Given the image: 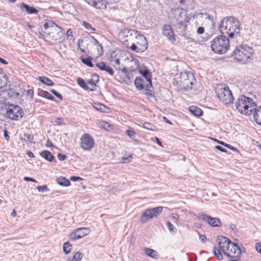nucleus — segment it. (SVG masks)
<instances>
[{"mask_svg":"<svg viewBox=\"0 0 261 261\" xmlns=\"http://www.w3.org/2000/svg\"><path fill=\"white\" fill-rule=\"evenodd\" d=\"M219 29L222 34L233 38L240 32V22L233 17H226L221 21Z\"/></svg>","mask_w":261,"mask_h":261,"instance_id":"1","label":"nucleus"},{"mask_svg":"<svg viewBox=\"0 0 261 261\" xmlns=\"http://www.w3.org/2000/svg\"><path fill=\"white\" fill-rule=\"evenodd\" d=\"M253 48L247 45H242L236 47L232 57L234 60L241 64H247L253 59Z\"/></svg>","mask_w":261,"mask_h":261,"instance_id":"2","label":"nucleus"},{"mask_svg":"<svg viewBox=\"0 0 261 261\" xmlns=\"http://www.w3.org/2000/svg\"><path fill=\"white\" fill-rule=\"evenodd\" d=\"M235 106L239 112L245 115H250L256 109V105L252 99L244 95L238 97Z\"/></svg>","mask_w":261,"mask_h":261,"instance_id":"3","label":"nucleus"},{"mask_svg":"<svg viewBox=\"0 0 261 261\" xmlns=\"http://www.w3.org/2000/svg\"><path fill=\"white\" fill-rule=\"evenodd\" d=\"M190 18L187 12L182 8L172 10L171 15V23L176 29H181L188 23Z\"/></svg>","mask_w":261,"mask_h":261,"instance_id":"4","label":"nucleus"},{"mask_svg":"<svg viewBox=\"0 0 261 261\" xmlns=\"http://www.w3.org/2000/svg\"><path fill=\"white\" fill-rule=\"evenodd\" d=\"M45 37L51 41H57L60 39L63 34L62 29L55 22L49 20L43 25Z\"/></svg>","mask_w":261,"mask_h":261,"instance_id":"5","label":"nucleus"},{"mask_svg":"<svg viewBox=\"0 0 261 261\" xmlns=\"http://www.w3.org/2000/svg\"><path fill=\"white\" fill-rule=\"evenodd\" d=\"M217 242L218 246H214L213 253L219 260H222L223 256L221 252L226 255V252L228 250L232 242L226 237L222 236L217 237Z\"/></svg>","mask_w":261,"mask_h":261,"instance_id":"6","label":"nucleus"},{"mask_svg":"<svg viewBox=\"0 0 261 261\" xmlns=\"http://www.w3.org/2000/svg\"><path fill=\"white\" fill-rule=\"evenodd\" d=\"M229 40L224 36H218L214 39L211 44V48L215 53L223 54L229 48Z\"/></svg>","mask_w":261,"mask_h":261,"instance_id":"7","label":"nucleus"},{"mask_svg":"<svg viewBox=\"0 0 261 261\" xmlns=\"http://www.w3.org/2000/svg\"><path fill=\"white\" fill-rule=\"evenodd\" d=\"M216 92L218 98L224 104L228 105L233 102V97L228 86L219 85L217 86Z\"/></svg>","mask_w":261,"mask_h":261,"instance_id":"8","label":"nucleus"},{"mask_svg":"<svg viewBox=\"0 0 261 261\" xmlns=\"http://www.w3.org/2000/svg\"><path fill=\"white\" fill-rule=\"evenodd\" d=\"M139 31L133 30L124 29L121 30L118 34L119 40L127 48L130 45L133 40L137 36Z\"/></svg>","mask_w":261,"mask_h":261,"instance_id":"9","label":"nucleus"},{"mask_svg":"<svg viewBox=\"0 0 261 261\" xmlns=\"http://www.w3.org/2000/svg\"><path fill=\"white\" fill-rule=\"evenodd\" d=\"M194 81L193 74L187 72H181L179 76L176 79L175 82L181 89H191Z\"/></svg>","mask_w":261,"mask_h":261,"instance_id":"10","label":"nucleus"},{"mask_svg":"<svg viewBox=\"0 0 261 261\" xmlns=\"http://www.w3.org/2000/svg\"><path fill=\"white\" fill-rule=\"evenodd\" d=\"M147 45L146 38L139 32L133 40L128 48L137 53H142L147 49Z\"/></svg>","mask_w":261,"mask_h":261,"instance_id":"11","label":"nucleus"},{"mask_svg":"<svg viewBox=\"0 0 261 261\" xmlns=\"http://www.w3.org/2000/svg\"><path fill=\"white\" fill-rule=\"evenodd\" d=\"M163 210V207L157 206L152 208H147L140 216V220L142 223H145L147 221L154 217H157L161 213Z\"/></svg>","mask_w":261,"mask_h":261,"instance_id":"12","label":"nucleus"},{"mask_svg":"<svg viewBox=\"0 0 261 261\" xmlns=\"http://www.w3.org/2000/svg\"><path fill=\"white\" fill-rule=\"evenodd\" d=\"M23 112L18 106L11 105L7 110L6 115L13 120H18L22 117Z\"/></svg>","mask_w":261,"mask_h":261,"instance_id":"13","label":"nucleus"},{"mask_svg":"<svg viewBox=\"0 0 261 261\" xmlns=\"http://www.w3.org/2000/svg\"><path fill=\"white\" fill-rule=\"evenodd\" d=\"M94 145L93 139L88 134H84L81 138V147L85 150H90Z\"/></svg>","mask_w":261,"mask_h":261,"instance_id":"14","label":"nucleus"},{"mask_svg":"<svg viewBox=\"0 0 261 261\" xmlns=\"http://www.w3.org/2000/svg\"><path fill=\"white\" fill-rule=\"evenodd\" d=\"M199 26L198 23L196 21L192 19L189 20L182 28L183 34L184 35L191 36L195 33L197 27Z\"/></svg>","mask_w":261,"mask_h":261,"instance_id":"15","label":"nucleus"},{"mask_svg":"<svg viewBox=\"0 0 261 261\" xmlns=\"http://www.w3.org/2000/svg\"><path fill=\"white\" fill-rule=\"evenodd\" d=\"M78 46L79 48L80 49L81 51L83 53H85V50L81 47V44H82V46L83 47H86V46H88L89 45H92L93 46L94 44H98V41L94 37L92 36H87L85 37L82 39H79L78 40Z\"/></svg>","mask_w":261,"mask_h":261,"instance_id":"16","label":"nucleus"},{"mask_svg":"<svg viewBox=\"0 0 261 261\" xmlns=\"http://www.w3.org/2000/svg\"><path fill=\"white\" fill-rule=\"evenodd\" d=\"M241 251L239 247L235 243H230V246L226 252V256L232 258H238L240 257Z\"/></svg>","mask_w":261,"mask_h":261,"instance_id":"17","label":"nucleus"},{"mask_svg":"<svg viewBox=\"0 0 261 261\" xmlns=\"http://www.w3.org/2000/svg\"><path fill=\"white\" fill-rule=\"evenodd\" d=\"M199 218L213 227H219L221 225V222L217 218L212 217L204 214H201Z\"/></svg>","mask_w":261,"mask_h":261,"instance_id":"18","label":"nucleus"},{"mask_svg":"<svg viewBox=\"0 0 261 261\" xmlns=\"http://www.w3.org/2000/svg\"><path fill=\"white\" fill-rule=\"evenodd\" d=\"M148 80L145 77H141V76L137 77L135 80L134 84L136 88L139 90H141L143 89L149 90L152 86H148L149 82L146 81Z\"/></svg>","mask_w":261,"mask_h":261,"instance_id":"19","label":"nucleus"},{"mask_svg":"<svg viewBox=\"0 0 261 261\" xmlns=\"http://www.w3.org/2000/svg\"><path fill=\"white\" fill-rule=\"evenodd\" d=\"M163 34L166 37L167 39L171 43H173L175 41V35L174 32L169 24H165L163 28Z\"/></svg>","mask_w":261,"mask_h":261,"instance_id":"20","label":"nucleus"},{"mask_svg":"<svg viewBox=\"0 0 261 261\" xmlns=\"http://www.w3.org/2000/svg\"><path fill=\"white\" fill-rule=\"evenodd\" d=\"M90 6L98 9H103L106 8V0H85Z\"/></svg>","mask_w":261,"mask_h":261,"instance_id":"21","label":"nucleus"},{"mask_svg":"<svg viewBox=\"0 0 261 261\" xmlns=\"http://www.w3.org/2000/svg\"><path fill=\"white\" fill-rule=\"evenodd\" d=\"M124 62L129 63L130 70H135L139 67V61L133 56H130L124 59Z\"/></svg>","mask_w":261,"mask_h":261,"instance_id":"22","label":"nucleus"},{"mask_svg":"<svg viewBox=\"0 0 261 261\" xmlns=\"http://www.w3.org/2000/svg\"><path fill=\"white\" fill-rule=\"evenodd\" d=\"M139 73L142 75L141 77H145V79H148L146 80V81L149 82L148 86H152L151 82V73L149 71V70L147 68H145L144 69H140L139 70Z\"/></svg>","mask_w":261,"mask_h":261,"instance_id":"23","label":"nucleus"},{"mask_svg":"<svg viewBox=\"0 0 261 261\" xmlns=\"http://www.w3.org/2000/svg\"><path fill=\"white\" fill-rule=\"evenodd\" d=\"M20 8L21 9L22 8L25 9L27 13H28L29 14H37L38 12V11L36 9H35L34 7L30 6L27 4H24V3L21 4V6Z\"/></svg>","mask_w":261,"mask_h":261,"instance_id":"24","label":"nucleus"},{"mask_svg":"<svg viewBox=\"0 0 261 261\" xmlns=\"http://www.w3.org/2000/svg\"><path fill=\"white\" fill-rule=\"evenodd\" d=\"M254 119L258 124L261 125V107L254 110Z\"/></svg>","mask_w":261,"mask_h":261,"instance_id":"25","label":"nucleus"},{"mask_svg":"<svg viewBox=\"0 0 261 261\" xmlns=\"http://www.w3.org/2000/svg\"><path fill=\"white\" fill-rule=\"evenodd\" d=\"M189 111L196 116H200L202 114V110L198 107L192 106L189 108Z\"/></svg>","mask_w":261,"mask_h":261,"instance_id":"26","label":"nucleus"},{"mask_svg":"<svg viewBox=\"0 0 261 261\" xmlns=\"http://www.w3.org/2000/svg\"><path fill=\"white\" fill-rule=\"evenodd\" d=\"M56 181L59 185L62 186L68 187L70 185L69 180L63 176L57 178Z\"/></svg>","mask_w":261,"mask_h":261,"instance_id":"27","label":"nucleus"},{"mask_svg":"<svg viewBox=\"0 0 261 261\" xmlns=\"http://www.w3.org/2000/svg\"><path fill=\"white\" fill-rule=\"evenodd\" d=\"M124 60L122 58H118L116 57L112 58L111 60V63L115 69H120L118 66L119 64H121Z\"/></svg>","mask_w":261,"mask_h":261,"instance_id":"28","label":"nucleus"},{"mask_svg":"<svg viewBox=\"0 0 261 261\" xmlns=\"http://www.w3.org/2000/svg\"><path fill=\"white\" fill-rule=\"evenodd\" d=\"M81 229L79 228L75 229L74 231L70 233L69 235V238L70 240H76L81 239L80 236L79 234V232H80Z\"/></svg>","mask_w":261,"mask_h":261,"instance_id":"29","label":"nucleus"},{"mask_svg":"<svg viewBox=\"0 0 261 261\" xmlns=\"http://www.w3.org/2000/svg\"><path fill=\"white\" fill-rule=\"evenodd\" d=\"M41 155L47 161L49 162H51L54 159V156L52 154V153L47 150L43 151L41 153Z\"/></svg>","mask_w":261,"mask_h":261,"instance_id":"30","label":"nucleus"},{"mask_svg":"<svg viewBox=\"0 0 261 261\" xmlns=\"http://www.w3.org/2000/svg\"><path fill=\"white\" fill-rule=\"evenodd\" d=\"M83 257V254L79 251L74 253L73 257L67 259V261H81Z\"/></svg>","mask_w":261,"mask_h":261,"instance_id":"31","label":"nucleus"},{"mask_svg":"<svg viewBox=\"0 0 261 261\" xmlns=\"http://www.w3.org/2000/svg\"><path fill=\"white\" fill-rule=\"evenodd\" d=\"M38 80L40 82L47 86H51L54 85V83L52 81L45 76H39Z\"/></svg>","mask_w":261,"mask_h":261,"instance_id":"32","label":"nucleus"},{"mask_svg":"<svg viewBox=\"0 0 261 261\" xmlns=\"http://www.w3.org/2000/svg\"><path fill=\"white\" fill-rule=\"evenodd\" d=\"M39 95L49 100H53L55 99L54 97L50 93L46 91L41 90L39 93Z\"/></svg>","mask_w":261,"mask_h":261,"instance_id":"33","label":"nucleus"},{"mask_svg":"<svg viewBox=\"0 0 261 261\" xmlns=\"http://www.w3.org/2000/svg\"><path fill=\"white\" fill-rule=\"evenodd\" d=\"M81 230L80 232H79V235L80 236L81 238L88 235L90 232V230L89 228L87 227H81L79 228Z\"/></svg>","mask_w":261,"mask_h":261,"instance_id":"34","label":"nucleus"},{"mask_svg":"<svg viewBox=\"0 0 261 261\" xmlns=\"http://www.w3.org/2000/svg\"><path fill=\"white\" fill-rule=\"evenodd\" d=\"M145 253L151 257L154 258L155 256L157 254V252L152 249L149 248H145L144 249Z\"/></svg>","mask_w":261,"mask_h":261,"instance_id":"35","label":"nucleus"},{"mask_svg":"<svg viewBox=\"0 0 261 261\" xmlns=\"http://www.w3.org/2000/svg\"><path fill=\"white\" fill-rule=\"evenodd\" d=\"M72 245L68 242H66L63 244V251L66 254H69L71 252Z\"/></svg>","mask_w":261,"mask_h":261,"instance_id":"36","label":"nucleus"},{"mask_svg":"<svg viewBox=\"0 0 261 261\" xmlns=\"http://www.w3.org/2000/svg\"><path fill=\"white\" fill-rule=\"evenodd\" d=\"M94 107L96 110L101 112H106V109H107V107L99 103H95Z\"/></svg>","mask_w":261,"mask_h":261,"instance_id":"37","label":"nucleus"},{"mask_svg":"<svg viewBox=\"0 0 261 261\" xmlns=\"http://www.w3.org/2000/svg\"><path fill=\"white\" fill-rule=\"evenodd\" d=\"M81 61L82 63H83L84 64L90 67H93L94 66L93 64H92L91 62V58L88 57L87 58H81Z\"/></svg>","mask_w":261,"mask_h":261,"instance_id":"38","label":"nucleus"},{"mask_svg":"<svg viewBox=\"0 0 261 261\" xmlns=\"http://www.w3.org/2000/svg\"><path fill=\"white\" fill-rule=\"evenodd\" d=\"M8 92L6 91L2 90L0 92V103H4L7 99Z\"/></svg>","mask_w":261,"mask_h":261,"instance_id":"39","label":"nucleus"},{"mask_svg":"<svg viewBox=\"0 0 261 261\" xmlns=\"http://www.w3.org/2000/svg\"><path fill=\"white\" fill-rule=\"evenodd\" d=\"M77 84H79V85L81 87H82L85 89H88L87 84L85 83L84 80H83L82 78H80V77L77 78Z\"/></svg>","mask_w":261,"mask_h":261,"instance_id":"40","label":"nucleus"},{"mask_svg":"<svg viewBox=\"0 0 261 261\" xmlns=\"http://www.w3.org/2000/svg\"><path fill=\"white\" fill-rule=\"evenodd\" d=\"M83 25L88 30H92L93 31H96V29L92 27V25L86 21H83Z\"/></svg>","mask_w":261,"mask_h":261,"instance_id":"41","label":"nucleus"},{"mask_svg":"<svg viewBox=\"0 0 261 261\" xmlns=\"http://www.w3.org/2000/svg\"><path fill=\"white\" fill-rule=\"evenodd\" d=\"M93 46H96V49L97 51V55L98 56L101 55L102 54V52H103L102 47L101 45L99 43V42H98L97 44H94Z\"/></svg>","mask_w":261,"mask_h":261,"instance_id":"42","label":"nucleus"},{"mask_svg":"<svg viewBox=\"0 0 261 261\" xmlns=\"http://www.w3.org/2000/svg\"><path fill=\"white\" fill-rule=\"evenodd\" d=\"M37 189L39 192H42V193L45 192H47V191H49L48 188H47V186H46V185H43L42 186H38L37 187Z\"/></svg>","mask_w":261,"mask_h":261,"instance_id":"43","label":"nucleus"},{"mask_svg":"<svg viewBox=\"0 0 261 261\" xmlns=\"http://www.w3.org/2000/svg\"><path fill=\"white\" fill-rule=\"evenodd\" d=\"M133 157L131 155H129L128 157H123L121 158V163H128L132 161Z\"/></svg>","mask_w":261,"mask_h":261,"instance_id":"44","label":"nucleus"},{"mask_svg":"<svg viewBox=\"0 0 261 261\" xmlns=\"http://www.w3.org/2000/svg\"><path fill=\"white\" fill-rule=\"evenodd\" d=\"M118 66L119 67L120 69H116V70L121 71L124 74H126L127 69L126 66L123 65V62L121 64H119Z\"/></svg>","mask_w":261,"mask_h":261,"instance_id":"45","label":"nucleus"},{"mask_svg":"<svg viewBox=\"0 0 261 261\" xmlns=\"http://www.w3.org/2000/svg\"><path fill=\"white\" fill-rule=\"evenodd\" d=\"M66 35L67 36V39L69 40H73V32L71 29H68L66 32Z\"/></svg>","mask_w":261,"mask_h":261,"instance_id":"46","label":"nucleus"},{"mask_svg":"<svg viewBox=\"0 0 261 261\" xmlns=\"http://www.w3.org/2000/svg\"><path fill=\"white\" fill-rule=\"evenodd\" d=\"M143 127L148 130H153L154 126L149 122H145L143 124Z\"/></svg>","mask_w":261,"mask_h":261,"instance_id":"47","label":"nucleus"},{"mask_svg":"<svg viewBox=\"0 0 261 261\" xmlns=\"http://www.w3.org/2000/svg\"><path fill=\"white\" fill-rule=\"evenodd\" d=\"M97 67H98L101 70H105V68L107 66V65L103 62L100 63H97L96 64Z\"/></svg>","mask_w":261,"mask_h":261,"instance_id":"48","label":"nucleus"},{"mask_svg":"<svg viewBox=\"0 0 261 261\" xmlns=\"http://www.w3.org/2000/svg\"><path fill=\"white\" fill-rule=\"evenodd\" d=\"M100 127L103 128L105 129L108 130L109 127H110V124L105 122V121H102L100 123Z\"/></svg>","mask_w":261,"mask_h":261,"instance_id":"49","label":"nucleus"},{"mask_svg":"<svg viewBox=\"0 0 261 261\" xmlns=\"http://www.w3.org/2000/svg\"><path fill=\"white\" fill-rule=\"evenodd\" d=\"M125 133L127 136L131 138L134 137L136 135V133L134 131L129 129L126 130Z\"/></svg>","mask_w":261,"mask_h":261,"instance_id":"50","label":"nucleus"},{"mask_svg":"<svg viewBox=\"0 0 261 261\" xmlns=\"http://www.w3.org/2000/svg\"><path fill=\"white\" fill-rule=\"evenodd\" d=\"M204 32V29L203 27H197V29L196 31V33L198 35L202 34Z\"/></svg>","mask_w":261,"mask_h":261,"instance_id":"51","label":"nucleus"},{"mask_svg":"<svg viewBox=\"0 0 261 261\" xmlns=\"http://www.w3.org/2000/svg\"><path fill=\"white\" fill-rule=\"evenodd\" d=\"M33 140L32 137L30 135H24V140L25 142H32Z\"/></svg>","mask_w":261,"mask_h":261,"instance_id":"52","label":"nucleus"},{"mask_svg":"<svg viewBox=\"0 0 261 261\" xmlns=\"http://www.w3.org/2000/svg\"><path fill=\"white\" fill-rule=\"evenodd\" d=\"M51 92L55 95L56 96H57L58 98H59L60 100H62V95L57 92L56 90L54 89L51 90Z\"/></svg>","mask_w":261,"mask_h":261,"instance_id":"53","label":"nucleus"},{"mask_svg":"<svg viewBox=\"0 0 261 261\" xmlns=\"http://www.w3.org/2000/svg\"><path fill=\"white\" fill-rule=\"evenodd\" d=\"M106 69H105V71L108 72L111 75H113L114 74V71L112 68H111L110 66L107 65L106 67L105 68Z\"/></svg>","mask_w":261,"mask_h":261,"instance_id":"54","label":"nucleus"},{"mask_svg":"<svg viewBox=\"0 0 261 261\" xmlns=\"http://www.w3.org/2000/svg\"><path fill=\"white\" fill-rule=\"evenodd\" d=\"M167 226L170 231H173L175 228V227L169 221L167 222Z\"/></svg>","mask_w":261,"mask_h":261,"instance_id":"55","label":"nucleus"},{"mask_svg":"<svg viewBox=\"0 0 261 261\" xmlns=\"http://www.w3.org/2000/svg\"><path fill=\"white\" fill-rule=\"evenodd\" d=\"M67 156L66 155L59 153L58 155V158L60 161H64L66 159Z\"/></svg>","mask_w":261,"mask_h":261,"instance_id":"56","label":"nucleus"},{"mask_svg":"<svg viewBox=\"0 0 261 261\" xmlns=\"http://www.w3.org/2000/svg\"><path fill=\"white\" fill-rule=\"evenodd\" d=\"M215 148L221 151V152H226L227 151L226 149H225L224 148L222 147L221 146H219V145L216 146Z\"/></svg>","mask_w":261,"mask_h":261,"instance_id":"57","label":"nucleus"},{"mask_svg":"<svg viewBox=\"0 0 261 261\" xmlns=\"http://www.w3.org/2000/svg\"><path fill=\"white\" fill-rule=\"evenodd\" d=\"M23 179L26 181H32L34 182H37V181L35 179L29 177H24Z\"/></svg>","mask_w":261,"mask_h":261,"instance_id":"58","label":"nucleus"},{"mask_svg":"<svg viewBox=\"0 0 261 261\" xmlns=\"http://www.w3.org/2000/svg\"><path fill=\"white\" fill-rule=\"evenodd\" d=\"M55 122L58 124H63L64 123L63 120L61 118L56 119Z\"/></svg>","mask_w":261,"mask_h":261,"instance_id":"59","label":"nucleus"},{"mask_svg":"<svg viewBox=\"0 0 261 261\" xmlns=\"http://www.w3.org/2000/svg\"><path fill=\"white\" fill-rule=\"evenodd\" d=\"M92 80L94 82H98L99 80L98 75L97 74L93 75Z\"/></svg>","mask_w":261,"mask_h":261,"instance_id":"60","label":"nucleus"},{"mask_svg":"<svg viewBox=\"0 0 261 261\" xmlns=\"http://www.w3.org/2000/svg\"><path fill=\"white\" fill-rule=\"evenodd\" d=\"M70 179L72 181H77V180H82V178L80 177H77V176H71L70 177Z\"/></svg>","mask_w":261,"mask_h":261,"instance_id":"61","label":"nucleus"},{"mask_svg":"<svg viewBox=\"0 0 261 261\" xmlns=\"http://www.w3.org/2000/svg\"><path fill=\"white\" fill-rule=\"evenodd\" d=\"M199 239L202 243H204L206 241V237L204 235H200Z\"/></svg>","mask_w":261,"mask_h":261,"instance_id":"62","label":"nucleus"},{"mask_svg":"<svg viewBox=\"0 0 261 261\" xmlns=\"http://www.w3.org/2000/svg\"><path fill=\"white\" fill-rule=\"evenodd\" d=\"M28 94L31 96V98L33 97L34 95V91L32 89H30L27 91Z\"/></svg>","mask_w":261,"mask_h":261,"instance_id":"63","label":"nucleus"},{"mask_svg":"<svg viewBox=\"0 0 261 261\" xmlns=\"http://www.w3.org/2000/svg\"><path fill=\"white\" fill-rule=\"evenodd\" d=\"M256 249L261 254V244H256Z\"/></svg>","mask_w":261,"mask_h":261,"instance_id":"64","label":"nucleus"}]
</instances>
